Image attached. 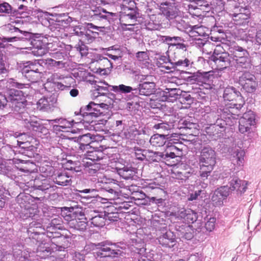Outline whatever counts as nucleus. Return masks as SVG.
I'll use <instances>...</instances> for the list:
<instances>
[{
  "mask_svg": "<svg viewBox=\"0 0 261 261\" xmlns=\"http://www.w3.org/2000/svg\"><path fill=\"white\" fill-rule=\"evenodd\" d=\"M167 139V136L157 134L151 136L149 142L153 146L161 147L166 144Z\"/></svg>",
  "mask_w": 261,
  "mask_h": 261,
  "instance_id": "58836bf2",
  "label": "nucleus"
},
{
  "mask_svg": "<svg viewBox=\"0 0 261 261\" xmlns=\"http://www.w3.org/2000/svg\"><path fill=\"white\" fill-rule=\"evenodd\" d=\"M185 73L186 74H190L189 76L186 77V81L187 82L190 83L191 84H195L196 83L199 84V79L200 77H199L198 72L192 73L190 72L185 71Z\"/></svg>",
  "mask_w": 261,
  "mask_h": 261,
  "instance_id": "e2e57ef3",
  "label": "nucleus"
},
{
  "mask_svg": "<svg viewBox=\"0 0 261 261\" xmlns=\"http://www.w3.org/2000/svg\"><path fill=\"white\" fill-rule=\"evenodd\" d=\"M138 134V130L135 126H131L124 128L121 135L126 139H132L136 135Z\"/></svg>",
  "mask_w": 261,
  "mask_h": 261,
  "instance_id": "3c124183",
  "label": "nucleus"
},
{
  "mask_svg": "<svg viewBox=\"0 0 261 261\" xmlns=\"http://www.w3.org/2000/svg\"><path fill=\"white\" fill-rule=\"evenodd\" d=\"M47 52V49L44 47H37L33 49L32 53L35 56H42L45 55Z\"/></svg>",
  "mask_w": 261,
  "mask_h": 261,
  "instance_id": "774afa93",
  "label": "nucleus"
},
{
  "mask_svg": "<svg viewBox=\"0 0 261 261\" xmlns=\"http://www.w3.org/2000/svg\"><path fill=\"white\" fill-rule=\"evenodd\" d=\"M224 33L221 27L214 26L210 31V39L216 42L224 40Z\"/></svg>",
  "mask_w": 261,
  "mask_h": 261,
  "instance_id": "f704fd0d",
  "label": "nucleus"
},
{
  "mask_svg": "<svg viewBox=\"0 0 261 261\" xmlns=\"http://www.w3.org/2000/svg\"><path fill=\"white\" fill-rule=\"evenodd\" d=\"M70 179H69L68 176L65 173H62L59 174L55 178V182L59 185L66 186L70 184Z\"/></svg>",
  "mask_w": 261,
  "mask_h": 261,
  "instance_id": "bf43d9fd",
  "label": "nucleus"
},
{
  "mask_svg": "<svg viewBox=\"0 0 261 261\" xmlns=\"http://www.w3.org/2000/svg\"><path fill=\"white\" fill-rule=\"evenodd\" d=\"M231 66H234L238 70L248 69L251 68L252 65L249 56L236 59V61H231Z\"/></svg>",
  "mask_w": 261,
  "mask_h": 261,
  "instance_id": "72a5a7b5",
  "label": "nucleus"
},
{
  "mask_svg": "<svg viewBox=\"0 0 261 261\" xmlns=\"http://www.w3.org/2000/svg\"><path fill=\"white\" fill-rule=\"evenodd\" d=\"M12 7L11 5L6 2L1 3L0 2V15L9 14L11 13Z\"/></svg>",
  "mask_w": 261,
  "mask_h": 261,
  "instance_id": "0e129e2a",
  "label": "nucleus"
},
{
  "mask_svg": "<svg viewBox=\"0 0 261 261\" xmlns=\"http://www.w3.org/2000/svg\"><path fill=\"white\" fill-rule=\"evenodd\" d=\"M157 123L152 125V128L154 129H161L163 130H168L169 128V124L167 122H165L161 119V121H158Z\"/></svg>",
  "mask_w": 261,
  "mask_h": 261,
  "instance_id": "338daca9",
  "label": "nucleus"
},
{
  "mask_svg": "<svg viewBox=\"0 0 261 261\" xmlns=\"http://www.w3.org/2000/svg\"><path fill=\"white\" fill-rule=\"evenodd\" d=\"M21 72L24 77L32 83L37 82L41 77V72L29 71L25 69H21Z\"/></svg>",
  "mask_w": 261,
  "mask_h": 261,
  "instance_id": "49530a36",
  "label": "nucleus"
},
{
  "mask_svg": "<svg viewBox=\"0 0 261 261\" xmlns=\"http://www.w3.org/2000/svg\"><path fill=\"white\" fill-rule=\"evenodd\" d=\"M17 168L15 165L10 162H3L0 163V173L6 175L11 178L16 177Z\"/></svg>",
  "mask_w": 261,
  "mask_h": 261,
  "instance_id": "c85d7f7f",
  "label": "nucleus"
},
{
  "mask_svg": "<svg viewBox=\"0 0 261 261\" xmlns=\"http://www.w3.org/2000/svg\"><path fill=\"white\" fill-rule=\"evenodd\" d=\"M51 121H54L56 123H58L59 124L56 125V129L59 131L62 132H71L72 133L75 134L77 132V131H80V129H77V130L73 128H71V127L73 125V123L74 122L73 120L71 121H68L65 119H56L54 120H50Z\"/></svg>",
  "mask_w": 261,
  "mask_h": 261,
  "instance_id": "a878e982",
  "label": "nucleus"
},
{
  "mask_svg": "<svg viewBox=\"0 0 261 261\" xmlns=\"http://www.w3.org/2000/svg\"><path fill=\"white\" fill-rule=\"evenodd\" d=\"M129 5L122 6L120 17L117 13H113L116 16L111 17L110 24L115 25V23H120L123 29L124 26L134 25L137 19L140 17V14L134 2H130Z\"/></svg>",
  "mask_w": 261,
  "mask_h": 261,
  "instance_id": "20e7f679",
  "label": "nucleus"
},
{
  "mask_svg": "<svg viewBox=\"0 0 261 261\" xmlns=\"http://www.w3.org/2000/svg\"><path fill=\"white\" fill-rule=\"evenodd\" d=\"M111 90L116 93L120 94H127L134 92V89L132 87L123 84H120L118 86H112V87H111Z\"/></svg>",
  "mask_w": 261,
  "mask_h": 261,
  "instance_id": "09e8293b",
  "label": "nucleus"
},
{
  "mask_svg": "<svg viewBox=\"0 0 261 261\" xmlns=\"http://www.w3.org/2000/svg\"><path fill=\"white\" fill-rule=\"evenodd\" d=\"M182 91L179 88H166L163 91L162 100L173 102L180 98Z\"/></svg>",
  "mask_w": 261,
  "mask_h": 261,
  "instance_id": "bb28decb",
  "label": "nucleus"
},
{
  "mask_svg": "<svg viewBox=\"0 0 261 261\" xmlns=\"http://www.w3.org/2000/svg\"><path fill=\"white\" fill-rule=\"evenodd\" d=\"M228 188L230 191L237 190L241 194L245 192L247 189V182L240 179L238 177H230L228 179Z\"/></svg>",
  "mask_w": 261,
  "mask_h": 261,
  "instance_id": "b1692460",
  "label": "nucleus"
},
{
  "mask_svg": "<svg viewBox=\"0 0 261 261\" xmlns=\"http://www.w3.org/2000/svg\"><path fill=\"white\" fill-rule=\"evenodd\" d=\"M107 220L106 216L99 214L93 217L91 219V223L96 227H102L105 225V221Z\"/></svg>",
  "mask_w": 261,
  "mask_h": 261,
  "instance_id": "13d9d810",
  "label": "nucleus"
},
{
  "mask_svg": "<svg viewBox=\"0 0 261 261\" xmlns=\"http://www.w3.org/2000/svg\"><path fill=\"white\" fill-rule=\"evenodd\" d=\"M228 186H224L217 188L212 197V201L215 206H220L223 201L229 195Z\"/></svg>",
  "mask_w": 261,
  "mask_h": 261,
  "instance_id": "412c9836",
  "label": "nucleus"
},
{
  "mask_svg": "<svg viewBox=\"0 0 261 261\" xmlns=\"http://www.w3.org/2000/svg\"><path fill=\"white\" fill-rule=\"evenodd\" d=\"M97 246V251L95 252V256L97 258L115 257L119 251V250L115 249V245L113 244H99Z\"/></svg>",
  "mask_w": 261,
  "mask_h": 261,
  "instance_id": "f3484780",
  "label": "nucleus"
},
{
  "mask_svg": "<svg viewBox=\"0 0 261 261\" xmlns=\"http://www.w3.org/2000/svg\"><path fill=\"white\" fill-rule=\"evenodd\" d=\"M147 153L146 160L150 162H157L164 158V153L154 152L149 150L145 151Z\"/></svg>",
  "mask_w": 261,
  "mask_h": 261,
  "instance_id": "8fccbe9b",
  "label": "nucleus"
},
{
  "mask_svg": "<svg viewBox=\"0 0 261 261\" xmlns=\"http://www.w3.org/2000/svg\"><path fill=\"white\" fill-rule=\"evenodd\" d=\"M159 243L166 247H173L176 244V240L171 232H166L159 238Z\"/></svg>",
  "mask_w": 261,
  "mask_h": 261,
  "instance_id": "2f4dec72",
  "label": "nucleus"
},
{
  "mask_svg": "<svg viewBox=\"0 0 261 261\" xmlns=\"http://www.w3.org/2000/svg\"><path fill=\"white\" fill-rule=\"evenodd\" d=\"M161 40L169 46H175L178 42L182 41V38L179 36H162Z\"/></svg>",
  "mask_w": 261,
  "mask_h": 261,
  "instance_id": "de8ad7c7",
  "label": "nucleus"
},
{
  "mask_svg": "<svg viewBox=\"0 0 261 261\" xmlns=\"http://www.w3.org/2000/svg\"><path fill=\"white\" fill-rule=\"evenodd\" d=\"M53 250L49 245L47 243L39 244L36 250V256L41 258H45L49 256Z\"/></svg>",
  "mask_w": 261,
  "mask_h": 261,
  "instance_id": "e433bc0d",
  "label": "nucleus"
},
{
  "mask_svg": "<svg viewBox=\"0 0 261 261\" xmlns=\"http://www.w3.org/2000/svg\"><path fill=\"white\" fill-rule=\"evenodd\" d=\"M172 25L180 31L189 33L191 29L192 25L186 22L182 18L181 15L177 17L174 20L171 21Z\"/></svg>",
  "mask_w": 261,
  "mask_h": 261,
  "instance_id": "7c9ffc66",
  "label": "nucleus"
},
{
  "mask_svg": "<svg viewBox=\"0 0 261 261\" xmlns=\"http://www.w3.org/2000/svg\"><path fill=\"white\" fill-rule=\"evenodd\" d=\"M91 86L90 95L92 99L99 97L115 98L116 95L110 92L112 85L108 84L105 81L98 80L92 74L87 72L83 74V86Z\"/></svg>",
  "mask_w": 261,
  "mask_h": 261,
  "instance_id": "7ed1b4c3",
  "label": "nucleus"
},
{
  "mask_svg": "<svg viewBox=\"0 0 261 261\" xmlns=\"http://www.w3.org/2000/svg\"><path fill=\"white\" fill-rule=\"evenodd\" d=\"M24 124L29 129H32L34 130L37 131L39 127H41L37 120V118L34 116H29L25 118H22Z\"/></svg>",
  "mask_w": 261,
  "mask_h": 261,
  "instance_id": "79ce46f5",
  "label": "nucleus"
},
{
  "mask_svg": "<svg viewBox=\"0 0 261 261\" xmlns=\"http://www.w3.org/2000/svg\"><path fill=\"white\" fill-rule=\"evenodd\" d=\"M245 152L242 150L237 149L231 154V161L234 165L242 166L244 162Z\"/></svg>",
  "mask_w": 261,
  "mask_h": 261,
  "instance_id": "37998d69",
  "label": "nucleus"
},
{
  "mask_svg": "<svg viewBox=\"0 0 261 261\" xmlns=\"http://www.w3.org/2000/svg\"><path fill=\"white\" fill-rule=\"evenodd\" d=\"M13 253L15 261H32L29 258L33 256L34 253H30L28 250L22 251L21 249H18L16 247L13 249Z\"/></svg>",
  "mask_w": 261,
  "mask_h": 261,
  "instance_id": "c756f323",
  "label": "nucleus"
},
{
  "mask_svg": "<svg viewBox=\"0 0 261 261\" xmlns=\"http://www.w3.org/2000/svg\"><path fill=\"white\" fill-rule=\"evenodd\" d=\"M216 164V153L211 147L202 149L198 157L199 174L203 180L207 179Z\"/></svg>",
  "mask_w": 261,
  "mask_h": 261,
  "instance_id": "39448f33",
  "label": "nucleus"
},
{
  "mask_svg": "<svg viewBox=\"0 0 261 261\" xmlns=\"http://www.w3.org/2000/svg\"><path fill=\"white\" fill-rule=\"evenodd\" d=\"M156 91V85H150L149 84L140 83L137 88L134 89V94L149 96L155 93Z\"/></svg>",
  "mask_w": 261,
  "mask_h": 261,
  "instance_id": "393cba45",
  "label": "nucleus"
},
{
  "mask_svg": "<svg viewBox=\"0 0 261 261\" xmlns=\"http://www.w3.org/2000/svg\"><path fill=\"white\" fill-rule=\"evenodd\" d=\"M172 59L174 67L177 71L185 72V70H189L193 66V61L188 58L174 56Z\"/></svg>",
  "mask_w": 261,
  "mask_h": 261,
  "instance_id": "4be33fe9",
  "label": "nucleus"
},
{
  "mask_svg": "<svg viewBox=\"0 0 261 261\" xmlns=\"http://www.w3.org/2000/svg\"><path fill=\"white\" fill-rule=\"evenodd\" d=\"M44 63L47 66L48 68L59 67L61 65H63V63L62 61H56L50 58H47L45 60Z\"/></svg>",
  "mask_w": 261,
  "mask_h": 261,
  "instance_id": "69168bd1",
  "label": "nucleus"
},
{
  "mask_svg": "<svg viewBox=\"0 0 261 261\" xmlns=\"http://www.w3.org/2000/svg\"><path fill=\"white\" fill-rule=\"evenodd\" d=\"M239 131L241 133L250 132L251 126L255 124V116L253 112L249 111L243 115L239 120Z\"/></svg>",
  "mask_w": 261,
  "mask_h": 261,
  "instance_id": "a211bd4d",
  "label": "nucleus"
},
{
  "mask_svg": "<svg viewBox=\"0 0 261 261\" xmlns=\"http://www.w3.org/2000/svg\"><path fill=\"white\" fill-rule=\"evenodd\" d=\"M8 83L11 87L22 90L11 89L10 90L8 96L9 107L14 112L20 114L24 113L23 110L27 102L25 95H28L27 92L30 89V84L18 82L14 79H10L8 81Z\"/></svg>",
  "mask_w": 261,
  "mask_h": 261,
  "instance_id": "f257e3e1",
  "label": "nucleus"
},
{
  "mask_svg": "<svg viewBox=\"0 0 261 261\" xmlns=\"http://www.w3.org/2000/svg\"><path fill=\"white\" fill-rule=\"evenodd\" d=\"M216 218L212 215H206L204 217L205 227L208 231H212L215 228Z\"/></svg>",
  "mask_w": 261,
  "mask_h": 261,
  "instance_id": "864d4df0",
  "label": "nucleus"
},
{
  "mask_svg": "<svg viewBox=\"0 0 261 261\" xmlns=\"http://www.w3.org/2000/svg\"><path fill=\"white\" fill-rule=\"evenodd\" d=\"M160 9L170 21L182 15L180 11L175 6L174 0H164L160 6Z\"/></svg>",
  "mask_w": 261,
  "mask_h": 261,
  "instance_id": "dca6fc26",
  "label": "nucleus"
},
{
  "mask_svg": "<svg viewBox=\"0 0 261 261\" xmlns=\"http://www.w3.org/2000/svg\"><path fill=\"white\" fill-rule=\"evenodd\" d=\"M136 58L140 64L144 65L145 66L149 64V55L147 51H138L136 54Z\"/></svg>",
  "mask_w": 261,
  "mask_h": 261,
  "instance_id": "5fc2aeb1",
  "label": "nucleus"
},
{
  "mask_svg": "<svg viewBox=\"0 0 261 261\" xmlns=\"http://www.w3.org/2000/svg\"><path fill=\"white\" fill-rule=\"evenodd\" d=\"M135 156L136 159L140 161H143L146 159L147 153L145 152L147 150L142 149L139 147H134Z\"/></svg>",
  "mask_w": 261,
  "mask_h": 261,
  "instance_id": "052dcab7",
  "label": "nucleus"
},
{
  "mask_svg": "<svg viewBox=\"0 0 261 261\" xmlns=\"http://www.w3.org/2000/svg\"><path fill=\"white\" fill-rule=\"evenodd\" d=\"M188 34L190 37L193 38L196 41H199L200 39H210L208 29L202 25H192Z\"/></svg>",
  "mask_w": 261,
  "mask_h": 261,
  "instance_id": "6ab92c4d",
  "label": "nucleus"
},
{
  "mask_svg": "<svg viewBox=\"0 0 261 261\" xmlns=\"http://www.w3.org/2000/svg\"><path fill=\"white\" fill-rule=\"evenodd\" d=\"M189 11L190 13L199 16L201 15V12L207 11L209 5L205 0H195L193 5H189Z\"/></svg>",
  "mask_w": 261,
  "mask_h": 261,
  "instance_id": "5701e85b",
  "label": "nucleus"
},
{
  "mask_svg": "<svg viewBox=\"0 0 261 261\" xmlns=\"http://www.w3.org/2000/svg\"><path fill=\"white\" fill-rule=\"evenodd\" d=\"M197 213H180V219L186 224L193 223L197 219Z\"/></svg>",
  "mask_w": 261,
  "mask_h": 261,
  "instance_id": "603ef678",
  "label": "nucleus"
},
{
  "mask_svg": "<svg viewBox=\"0 0 261 261\" xmlns=\"http://www.w3.org/2000/svg\"><path fill=\"white\" fill-rule=\"evenodd\" d=\"M236 109L234 108L231 109L228 108L217 109V119L215 123L210 127L209 129L211 132H208L213 136L215 140L223 137L227 126H232L236 123Z\"/></svg>",
  "mask_w": 261,
  "mask_h": 261,
  "instance_id": "f03ea898",
  "label": "nucleus"
},
{
  "mask_svg": "<svg viewBox=\"0 0 261 261\" xmlns=\"http://www.w3.org/2000/svg\"><path fill=\"white\" fill-rule=\"evenodd\" d=\"M136 169L132 167L124 166L117 169L119 175L126 180L133 179L136 176Z\"/></svg>",
  "mask_w": 261,
  "mask_h": 261,
  "instance_id": "c9c22d12",
  "label": "nucleus"
},
{
  "mask_svg": "<svg viewBox=\"0 0 261 261\" xmlns=\"http://www.w3.org/2000/svg\"><path fill=\"white\" fill-rule=\"evenodd\" d=\"M27 37L23 36L22 34H18L11 36L10 37H3L0 38V47L4 48L7 45L6 43L11 42L14 43L18 41H24Z\"/></svg>",
  "mask_w": 261,
  "mask_h": 261,
  "instance_id": "4c0bfd02",
  "label": "nucleus"
},
{
  "mask_svg": "<svg viewBox=\"0 0 261 261\" xmlns=\"http://www.w3.org/2000/svg\"><path fill=\"white\" fill-rule=\"evenodd\" d=\"M115 17L116 15L112 12H109L105 9L98 7L94 10L90 8L86 9H83V19L88 20H105L108 21L110 23V19L111 17Z\"/></svg>",
  "mask_w": 261,
  "mask_h": 261,
  "instance_id": "f8f14e48",
  "label": "nucleus"
},
{
  "mask_svg": "<svg viewBox=\"0 0 261 261\" xmlns=\"http://www.w3.org/2000/svg\"><path fill=\"white\" fill-rule=\"evenodd\" d=\"M98 183L101 189L105 190L112 196V199H115L119 196V186L118 181L114 179L107 178L105 176L98 178Z\"/></svg>",
  "mask_w": 261,
  "mask_h": 261,
  "instance_id": "2eb2a0df",
  "label": "nucleus"
},
{
  "mask_svg": "<svg viewBox=\"0 0 261 261\" xmlns=\"http://www.w3.org/2000/svg\"><path fill=\"white\" fill-rule=\"evenodd\" d=\"M145 25L148 30H159L161 28L160 21L156 15L151 14L148 16V18L145 21Z\"/></svg>",
  "mask_w": 261,
  "mask_h": 261,
  "instance_id": "473e14b6",
  "label": "nucleus"
},
{
  "mask_svg": "<svg viewBox=\"0 0 261 261\" xmlns=\"http://www.w3.org/2000/svg\"><path fill=\"white\" fill-rule=\"evenodd\" d=\"M104 102L99 103L93 101L90 102L83 112V121L85 119L93 120V118L97 117L103 114L106 111L110 110L114 106V102L120 101V99L106 98Z\"/></svg>",
  "mask_w": 261,
  "mask_h": 261,
  "instance_id": "423d86ee",
  "label": "nucleus"
},
{
  "mask_svg": "<svg viewBox=\"0 0 261 261\" xmlns=\"http://www.w3.org/2000/svg\"><path fill=\"white\" fill-rule=\"evenodd\" d=\"M96 125V121L91 119L83 121V152L88 148L90 144L96 141V135L95 134Z\"/></svg>",
  "mask_w": 261,
  "mask_h": 261,
  "instance_id": "9b49d317",
  "label": "nucleus"
},
{
  "mask_svg": "<svg viewBox=\"0 0 261 261\" xmlns=\"http://www.w3.org/2000/svg\"><path fill=\"white\" fill-rule=\"evenodd\" d=\"M6 30L7 32L10 33L11 35V36L18 34H22L23 36L25 37H28V36H30V34L28 32H23L20 30L18 28H16L14 25L10 24H8L6 27Z\"/></svg>",
  "mask_w": 261,
  "mask_h": 261,
  "instance_id": "6e6d98bb",
  "label": "nucleus"
},
{
  "mask_svg": "<svg viewBox=\"0 0 261 261\" xmlns=\"http://www.w3.org/2000/svg\"><path fill=\"white\" fill-rule=\"evenodd\" d=\"M199 79V84L201 87H203L206 90L211 89L213 88V80L214 75L212 72H198Z\"/></svg>",
  "mask_w": 261,
  "mask_h": 261,
  "instance_id": "cd10ccee",
  "label": "nucleus"
},
{
  "mask_svg": "<svg viewBox=\"0 0 261 261\" xmlns=\"http://www.w3.org/2000/svg\"><path fill=\"white\" fill-rule=\"evenodd\" d=\"M31 195L25 194H20L17 198V202L20 207L25 210H29L30 208V199Z\"/></svg>",
  "mask_w": 261,
  "mask_h": 261,
  "instance_id": "a19ab883",
  "label": "nucleus"
},
{
  "mask_svg": "<svg viewBox=\"0 0 261 261\" xmlns=\"http://www.w3.org/2000/svg\"><path fill=\"white\" fill-rule=\"evenodd\" d=\"M83 28L84 31H83V43H89L92 41L98 35V32L101 30L102 27L94 25L92 23L84 22L83 23ZM83 61H85L86 59L91 58L90 63H92V53L88 52L87 46L83 43Z\"/></svg>",
  "mask_w": 261,
  "mask_h": 261,
  "instance_id": "1a4fd4ad",
  "label": "nucleus"
},
{
  "mask_svg": "<svg viewBox=\"0 0 261 261\" xmlns=\"http://www.w3.org/2000/svg\"><path fill=\"white\" fill-rule=\"evenodd\" d=\"M179 232L181 237L188 240H191L194 237V229L190 225H185L180 227Z\"/></svg>",
  "mask_w": 261,
  "mask_h": 261,
  "instance_id": "c03bdc74",
  "label": "nucleus"
},
{
  "mask_svg": "<svg viewBox=\"0 0 261 261\" xmlns=\"http://www.w3.org/2000/svg\"><path fill=\"white\" fill-rule=\"evenodd\" d=\"M188 34L190 37L193 38L196 41H199L200 39H210L208 29L202 25H192Z\"/></svg>",
  "mask_w": 261,
  "mask_h": 261,
  "instance_id": "aec40b11",
  "label": "nucleus"
},
{
  "mask_svg": "<svg viewBox=\"0 0 261 261\" xmlns=\"http://www.w3.org/2000/svg\"><path fill=\"white\" fill-rule=\"evenodd\" d=\"M231 53H232V56H231V61H236V59L249 56L247 50L239 46H234L233 50L231 51Z\"/></svg>",
  "mask_w": 261,
  "mask_h": 261,
  "instance_id": "ea45409f",
  "label": "nucleus"
},
{
  "mask_svg": "<svg viewBox=\"0 0 261 261\" xmlns=\"http://www.w3.org/2000/svg\"><path fill=\"white\" fill-rule=\"evenodd\" d=\"M238 83L248 93L255 91L257 86L255 75L251 72L245 71L238 73Z\"/></svg>",
  "mask_w": 261,
  "mask_h": 261,
  "instance_id": "ddd939ff",
  "label": "nucleus"
},
{
  "mask_svg": "<svg viewBox=\"0 0 261 261\" xmlns=\"http://www.w3.org/2000/svg\"><path fill=\"white\" fill-rule=\"evenodd\" d=\"M211 60L214 62L218 70H221L231 66L232 62L229 54L225 51H220L218 49L214 50Z\"/></svg>",
  "mask_w": 261,
  "mask_h": 261,
  "instance_id": "4468645a",
  "label": "nucleus"
},
{
  "mask_svg": "<svg viewBox=\"0 0 261 261\" xmlns=\"http://www.w3.org/2000/svg\"><path fill=\"white\" fill-rule=\"evenodd\" d=\"M177 144L178 143L170 140L167 142L166 147H168V151H172L174 153L179 156L180 154L179 153L181 152V149L175 145Z\"/></svg>",
  "mask_w": 261,
  "mask_h": 261,
  "instance_id": "680f3d73",
  "label": "nucleus"
},
{
  "mask_svg": "<svg viewBox=\"0 0 261 261\" xmlns=\"http://www.w3.org/2000/svg\"><path fill=\"white\" fill-rule=\"evenodd\" d=\"M90 150H85L83 153V174L90 176L96 174L100 169V165L95 162L102 159V153L98 150H95L90 146Z\"/></svg>",
  "mask_w": 261,
  "mask_h": 261,
  "instance_id": "0eeeda50",
  "label": "nucleus"
},
{
  "mask_svg": "<svg viewBox=\"0 0 261 261\" xmlns=\"http://www.w3.org/2000/svg\"><path fill=\"white\" fill-rule=\"evenodd\" d=\"M229 9L234 23L237 25H244L249 22L250 13L249 9L240 6L236 1L231 0L228 4Z\"/></svg>",
  "mask_w": 261,
  "mask_h": 261,
  "instance_id": "9d476101",
  "label": "nucleus"
},
{
  "mask_svg": "<svg viewBox=\"0 0 261 261\" xmlns=\"http://www.w3.org/2000/svg\"><path fill=\"white\" fill-rule=\"evenodd\" d=\"M50 108L51 104L48 99L45 97L40 99L37 103V108L40 111H47Z\"/></svg>",
  "mask_w": 261,
  "mask_h": 261,
  "instance_id": "4d7b16f0",
  "label": "nucleus"
},
{
  "mask_svg": "<svg viewBox=\"0 0 261 261\" xmlns=\"http://www.w3.org/2000/svg\"><path fill=\"white\" fill-rule=\"evenodd\" d=\"M223 97L225 102V106L221 107L219 109L228 108L229 109H231L234 108L236 109V114L238 116V111L244 104L240 92L233 87H227L224 90Z\"/></svg>",
  "mask_w": 261,
  "mask_h": 261,
  "instance_id": "6e6552de",
  "label": "nucleus"
},
{
  "mask_svg": "<svg viewBox=\"0 0 261 261\" xmlns=\"http://www.w3.org/2000/svg\"><path fill=\"white\" fill-rule=\"evenodd\" d=\"M42 66L38 61H28L23 63V67L21 69H26L29 71L41 72Z\"/></svg>",
  "mask_w": 261,
  "mask_h": 261,
  "instance_id": "a18cd8bd",
  "label": "nucleus"
}]
</instances>
